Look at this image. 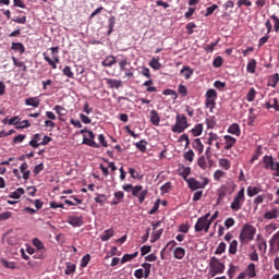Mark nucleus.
I'll return each instance as SVG.
<instances>
[{
	"instance_id": "1",
	"label": "nucleus",
	"mask_w": 279,
	"mask_h": 279,
	"mask_svg": "<svg viewBox=\"0 0 279 279\" xmlns=\"http://www.w3.org/2000/svg\"><path fill=\"white\" fill-rule=\"evenodd\" d=\"M256 234V227L250 225V223H245L243 225L241 231H240V242L242 245H247V243H250V241H254V236Z\"/></svg>"
},
{
	"instance_id": "2",
	"label": "nucleus",
	"mask_w": 279,
	"mask_h": 279,
	"mask_svg": "<svg viewBox=\"0 0 279 279\" xmlns=\"http://www.w3.org/2000/svg\"><path fill=\"white\" fill-rule=\"evenodd\" d=\"M226 271V265L219 260L217 257H211L209 260V276L215 278V276H219V274H223Z\"/></svg>"
},
{
	"instance_id": "3",
	"label": "nucleus",
	"mask_w": 279,
	"mask_h": 279,
	"mask_svg": "<svg viewBox=\"0 0 279 279\" xmlns=\"http://www.w3.org/2000/svg\"><path fill=\"white\" fill-rule=\"evenodd\" d=\"M243 204H245V187L240 189L235 194L233 201L230 204V208L233 210V213H239V210L243 208Z\"/></svg>"
},
{
	"instance_id": "4",
	"label": "nucleus",
	"mask_w": 279,
	"mask_h": 279,
	"mask_svg": "<svg viewBox=\"0 0 279 279\" xmlns=\"http://www.w3.org/2000/svg\"><path fill=\"white\" fill-rule=\"evenodd\" d=\"M50 51H51L52 59L50 58L49 54H47V52L43 53V58L48 62L51 69H58V64H60V56H58V53H60V48L51 47Z\"/></svg>"
},
{
	"instance_id": "5",
	"label": "nucleus",
	"mask_w": 279,
	"mask_h": 279,
	"mask_svg": "<svg viewBox=\"0 0 279 279\" xmlns=\"http://www.w3.org/2000/svg\"><path fill=\"white\" fill-rule=\"evenodd\" d=\"M189 128V121L186 120V116L184 114H177L175 117V123L171 128V132H174L175 134H182L184 130Z\"/></svg>"
},
{
	"instance_id": "6",
	"label": "nucleus",
	"mask_w": 279,
	"mask_h": 279,
	"mask_svg": "<svg viewBox=\"0 0 279 279\" xmlns=\"http://www.w3.org/2000/svg\"><path fill=\"white\" fill-rule=\"evenodd\" d=\"M205 106L209 108L210 112H213V109L217 106V90L214 88L207 89L205 94Z\"/></svg>"
},
{
	"instance_id": "7",
	"label": "nucleus",
	"mask_w": 279,
	"mask_h": 279,
	"mask_svg": "<svg viewBox=\"0 0 279 279\" xmlns=\"http://www.w3.org/2000/svg\"><path fill=\"white\" fill-rule=\"evenodd\" d=\"M210 180L208 178H203V182L197 181L195 178H190L186 180L189 189L191 191H197L198 189H206Z\"/></svg>"
},
{
	"instance_id": "8",
	"label": "nucleus",
	"mask_w": 279,
	"mask_h": 279,
	"mask_svg": "<svg viewBox=\"0 0 279 279\" xmlns=\"http://www.w3.org/2000/svg\"><path fill=\"white\" fill-rule=\"evenodd\" d=\"M33 245L37 250L33 258L43 260V258H45V252H47V250L45 248V244L38 238H35L33 239Z\"/></svg>"
},
{
	"instance_id": "9",
	"label": "nucleus",
	"mask_w": 279,
	"mask_h": 279,
	"mask_svg": "<svg viewBox=\"0 0 279 279\" xmlns=\"http://www.w3.org/2000/svg\"><path fill=\"white\" fill-rule=\"evenodd\" d=\"M215 161L213 160V157H209L207 155H203L197 159V166L199 169H203V171H206V169H211L214 167Z\"/></svg>"
},
{
	"instance_id": "10",
	"label": "nucleus",
	"mask_w": 279,
	"mask_h": 279,
	"mask_svg": "<svg viewBox=\"0 0 279 279\" xmlns=\"http://www.w3.org/2000/svg\"><path fill=\"white\" fill-rule=\"evenodd\" d=\"M133 197H137L140 204H143L145 202V197H147V190H143V185H135L133 186L131 191Z\"/></svg>"
},
{
	"instance_id": "11",
	"label": "nucleus",
	"mask_w": 279,
	"mask_h": 279,
	"mask_svg": "<svg viewBox=\"0 0 279 279\" xmlns=\"http://www.w3.org/2000/svg\"><path fill=\"white\" fill-rule=\"evenodd\" d=\"M68 223H70V226H73V228H80V227L84 226V217L69 216Z\"/></svg>"
},
{
	"instance_id": "12",
	"label": "nucleus",
	"mask_w": 279,
	"mask_h": 279,
	"mask_svg": "<svg viewBox=\"0 0 279 279\" xmlns=\"http://www.w3.org/2000/svg\"><path fill=\"white\" fill-rule=\"evenodd\" d=\"M223 149L225 151H230L234 145H236V138L232 137L231 135H225L223 136Z\"/></svg>"
},
{
	"instance_id": "13",
	"label": "nucleus",
	"mask_w": 279,
	"mask_h": 279,
	"mask_svg": "<svg viewBox=\"0 0 279 279\" xmlns=\"http://www.w3.org/2000/svg\"><path fill=\"white\" fill-rule=\"evenodd\" d=\"M106 84L108 86V88H121V86H123V81L121 80H117V78H105Z\"/></svg>"
},
{
	"instance_id": "14",
	"label": "nucleus",
	"mask_w": 279,
	"mask_h": 279,
	"mask_svg": "<svg viewBox=\"0 0 279 279\" xmlns=\"http://www.w3.org/2000/svg\"><path fill=\"white\" fill-rule=\"evenodd\" d=\"M173 256L177 260H182L186 256V250L182 246H178L173 250Z\"/></svg>"
},
{
	"instance_id": "15",
	"label": "nucleus",
	"mask_w": 279,
	"mask_h": 279,
	"mask_svg": "<svg viewBox=\"0 0 279 279\" xmlns=\"http://www.w3.org/2000/svg\"><path fill=\"white\" fill-rule=\"evenodd\" d=\"M263 165H264V169H271V167L276 163L274 161V157L272 156H268V155H265L263 157V160H262Z\"/></svg>"
},
{
	"instance_id": "16",
	"label": "nucleus",
	"mask_w": 279,
	"mask_h": 279,
	"mask_svg": "<svg viewBox=\"0 0 279 279\" xmlns=\"http://www.w3.org/2000/svg\"><path fill=\"white\" fill-rule=\"evenodd\" d=\"M228 133L233 136H241V126L238 123H233L228 128Z\"/></svg>"
},
{
	"instance_id": "17",
	"label": "nucleus",
	"mask_w": 279,
	"mask_h": 279,
	"mask_svg": "<svg viewBox=\"0 0 279 279\" xmlns=\"http://www.w3.org/2000/svg\"><path fill=\"white\" fill-rule=\"evenodd\" d=\"M245 271H246L247 278H256V264L254 263L248 264Z\"/></svg>"
},
{
	"instance_id": "18",
	"label": "nucleus",
	"mask_w": 279,
	"mask_h": 279,
	"mask_svg": "<svg viewBox=\"0 0 279 279\" xmlns=\"http://www.w3.org/2000/svg\"><path fill=\"white\" fill-rule=\"evenodd\" d=\"M150 123L156 126L160 125V114L154 109L150 111Z\"/></svg>"
},
{
	"instance_id": "19",
	"label": "nucleus",
	"mask_w": 279,
	"mask_h": 279,
	"mask_svg": "<svg viewBox=\"0 0 279 279\" xmlns=\"http://www.w3.org/2000/svg\"><path fill=\"white\" fill-rule=\"evenodd\" d=\"M192 147L198 151V154H203L204 153V144H202V140L199 138H194L192 142Z\"/></svg>"
},
{
	"instance_id": "20",
	"label": "nucleus",
	"mask_w": 279,
	"mask_h": 279,
	"mask_svg": "<svg viewBox=\"0 0 279 279\" xmlns=\"http://www.w3.org/2000/svg\"><path fill=\"white\" fill-rule=\"evenodd\" d=\"M246 193L248 197H254L258 193H263V189L260 186H248Z\"/></svg>"
},
{
	"instance_id": "21",
	"label": "nucleus",
	"mask_w": 279,
	"mask_h": 279,
	"mask_svg": "<svg viewBox=\"0 0 279 279\" xmlns=\"http://www.w3.org/2000/svg\"><path fill=\"white\" fill-rule=\"evenodd\" d=\"M149 66H151V69H154L155 71H160V69H162L160 58L153 57V59L149 61Z\"/></svg>"
},
{
	"instance_id": "22",
	"label": "nucleus",
	"mask_w": 279,
	"mask_h": 279,
	"mask_svg": "<svg viewBox=\"0 0 279 279\" xmlns=\"http://www.w3.org/2000/svg\"><path fill=\"white\" fill-rule=\"evenodd\" d=\"M25 105L33 106V108H38V106H40V98H38V97L27 98V99H25Z\"/></svg>"
},
{
	"instance_id": "23",
	"label": "nucleus",
	"mask_w": 279,
	"mask_h": 279,
	"mask_svg": "<svg viewBox=\"0 0 279 279\" xmlns=\"http://www.w3.org/2000/svg\"><path fill=\"white\" fill-rule=\"evenodd\" d=\"M218 165L221 167V169H225V171H230V168L232 167V163L228 158L219 159Z\"/></svg>"
},
{
	"instance_id": "24",
	"label": "nucleus",
	"mask_w": 279,
	"mask_h": 279,
	"mask_svg": "<svg viewBox=\"0 0 279 279\" xmlns=\"http://www.w3.org/2000/svg\"><path fill=\"white\" fill-rule=\"evenodd\" d=\"M75 269H77V266L71 262L65 263V276H71V274H75Z\"/></svg>"
},
{
	"instance_id": "25",
	"label": "nucleus",
	"mask_w": 279,
	"mask_h": 279,
	"mask_svg": "<svg viewBox=\"0 0 279 279\" xmlns=\"http://www.w3.org/2000/svg\"><path fill=\"white\" fill-rule=\"evenodd\" d=\"M206 225V218H198L195 226H194V230L195 232H203L204 230V226Z\"/></svg>"
},
{
	"instance_id": "26",
	"label": "nucleus",
	"mask_w": 279,
	"mask_h": 279,
	"mask_svg": "<svg viewBox=\"0 0 279 279\" xmlns=\"http://www.w3.org/2000/svg\"><path fill=\"white\" fill-rule=\"evenodd\" d=\"M278 82H279L278 73L272 74L271 76L268 77L267 86H271V88H276V86H278Z\"/></svg>"
},
{
	"instance_id": "27",
	"label": "nucleus",
	"mask_w": 279,
	"mask_h": 279,
	"mask_svg": "<svg viewBox=\"0 0 279 279\" xmlns=\"http://www.w3.org/2000/svg\"><path fill=\"white\" fill-rule=\"evenodd\" d=\"M264 219H268V220L278 219V208L275 207L270 211H266L264 214Z\"/></svg>"
},
{
	"instance_id": "28",
	"label": "nucleus",
	"mask_w": 279,
	"mask_h": 279,
	"mask_svg": "<svg viewBox=\"0 0 279 279\" xmlns=\"http://www.w3.org/2000/svg\"><path fill=\"white\" fill-rule=\"evenodd\" d=\"M180 75H182L186 80H191V76L193 75V69H191V66H183L180 71Z\"/></svg>"
},
{
	"instance_id": "29",
	"label": "nucleus",
	"mask_w": 279,
	"mask_h": 279,
	"mask_svg": "<svg viewBox=\"0 0 279 279\" xmlns=\"http://www.w3.org/2000/svg\"><path fill=\"white\" fill-rule=\"evenodd\" d=\"M257 64L258 62L256 61V59H251V61L246 65L247 73H252V74L256 73Z\"/></svg>"
},
{
	"instance_id": "30",
	"label": "nucleus",
	"mask_w": 279,
	"mask_h": 279,
	"mask_svg": "<svg viewBox=\"0 0 279 279\" xmlns=\"http://www.w3.org/2000/svg\"><path fill=\"white\" fill-rule=\"evenodd\" d=\"M114 236V230L113 229H108L105 230L102 235L100 236L101 241H110Z\"/></svg>"
},
{
	"instance_id": "31",
	"label": "nucleus",
	"mask_w": 279,
	"mask_h": 279,
	"mask_svg": "<svg viewBox=\"0 0 279 279\" xmlns=\"http://www.w3.org/2000/svg\"><path fill=\"white\" fill-rule=\"evenodd\" d=\"M179 175H181V178H183V180H189L186 178H189V175H191V168L189 167H181L179 168Z\"/></svg>"
},
{
	"instance_id": "32",
	"label": "nucleus",
	"mask_w": 279,
	"mask_h": 279,
	"mask_svg": "<svg viewBox=\"0 0 279 279\" xmlns=\"http://www.w3.org/2000/svg\"><path fill=\"white\" fill-rule=\"evenodd\" d=\"M117 62V58L114 56L110 54L102 62L101 66H112Z\"/></svg>"
},
{
	"instance_id": "33",
	"label": "nucleus",
	"mask_w": 279,
	"mask_h": 279,
	"mask_svg": "<svg viewBox=\"0 0 279 279\" xmlns=\"http://www.w3.org/2000/svg\"><path fill=\"white\" fill-rule=\"evenodd\" d=\"M11 49L13 51H19V53H25V46L23 45V43H12L11 45Z\"/></svg>"
},
{
	"instance_id": "34",
	"label": "nucleus",
	"mask_w": 279,
	"mask_h": 279,
	"mask_svg": "<svg viewBox=\"0 0 279 279\" xmlns=\"http://www.w3.org/2000/svg\"><path fill=\"white\" fill-rule=\"evenodd\" d=\"M138 256V252H135L133 254H124L121 258V264L130 263V260H134Z\"/></svg>"
},
{
	"instance_id": "35",
	"label": "nucleus",
	"mask_w": 279,
	"mask_h": 279,
	"mask_svg": "<svg viewBox=\"0 0 279 279\" xmlns=\"http://www.w3.org/2000/svg\"><path fill=\"white\" fill-rule=\"evenodd\" d=\"M135 147L142 151V154H145V151H147V141L141 140L140 142L135 143Z\"/></svg>"
},
{
	"instance_id": "36",
	"label": "nucleus",
	"mask_w": 279,
	"mask_h": 279,
	"mask_svg": "<svg viewBox=\"0 0 279 279\" xmlns=\"http://www.w3.org/2000/svg\"><path fill=\"white\" fill-rule=\"evenodd\" d=\"M24 193H25V190L23 187H19L14 192H12L9 195V197H11V199H21V195H23Z\"/></svg>"
},
{
	"instance_id": "37",
	"label": "nucleus",
	"mask_w": 279,
	"mask_h": 279,
	"mask_svg": "<svg viewBox=\"0 0 279 279\" xmlns=\"http://www.w3.org/2000/svg\"><path fill=\"white\" fill-rule=\"evenodd\" d=\"M202 132H204V124H196L195 128L191 130L193 136H202Z\"/></svg>"
},
{
	"instance_id": "38",
	"label": "nucleus",
	"mask_w": 279,
	"mask_h": 279,
	"mask_svg": "<svg viewBox=\"0 0 279 279\" xmlns=\"http://www.w3.org/2000/svg\"><path fill=\"white\" fill-rule=\"evenodd\" d=\"M238 271H240L239 266H234L232 264L229 265L228 276L230 279L234 278V276H236Z\"/></svg>"
},
{
	"instance_id": "39",
	"label": "nucleus",
	"mask_w": 279,
	"mask_h": 279,
	"mask_svg": "<svg viewBox=\"0 0 279 279\" xmlns=\"http://www.w3.org/2000/svg\"><path fill=\"white\" fill-rule=\"evenodd\" d=\"M108 33H107V35L108 36H110V34H112V32H114V25H116V23H117V19L114 17V16H111V17H109V20H108Z\"/></svg>"
},
{
	"instance_id": "40",
	"label": "nucleus",
	"mask_w": 279,
	"mask_h": 279,
	"mask_svg": "<svg viewBox=\"0 0 279 279\" xmlns=\"http://www.w3.org/2000/svg\"><path fill=\"white\" fill-rule=\"evenodd\" d=\"M108 199V196L106 194H98L95 198L94 202L96 204H100V206H104L106 204V201Z\"/></svg>"
},
{
	"instance_id": "41",
	"label": "nucleus",
	"mask_w": 279,
	"mask_h": 279,
	"mask_svg": "<svg viewBox=\"0 0 279 279\" xmlns=\"http://www.w3.org/2000/svg\"><path fill=\"white\" fill-rule=\"evenodd\" d=\"M12 62L15 66L22 69V71H27V65H25V62L19 61L16 57H12Z\"/></svg>"
},
{
	"instance_id": "42",
	"label": "nucleus",
	"mask_w": 279,
	"mask_h": 279,
	"mask_svg": "<svg viewBox=\"0 0 279 279\" xmlns=\"http://www.w3.org/2000/svg\"><path fill=\"white\" fill-rule=\"evenodd\" d=\"M238 247H239V242L236 240H232L229 245V254H232L234 256V254H236Z\"/></svg>"
},
{
	"instance_id": "43",
	"label": "nucleus",
	"mask_w": 279,
	"mask_h": 279,
	"mask_svg": "<svg viewBox=\"0 0 279 279\" xmlns=\"http://www.w3.org/2000/svg\"><path fill=\"white\" fill-rule=\"evenodd\" d=\"M53 110L59 117H64L66 114V109L60 105H57L53 107Z\"/></svg>"
},
{
	"instance_id": "44",
	"label": "nucleus",
	"mask_w": 279,
	"mask_h": 279,
	"mask_svg": "<svg viewBox=\"0 0 279 279\" xmlns=\"http://www.w3.org/2000/svg\"><path fill=\"white\" fill-rule=\"evenodd\" d=\"M83 144L88 145V147H94L95 149H99V144H97V142H94V140L84 137Z\"/></svg>"
},
{
	"instance_id": "45",
	"label": "nucleus",
	"mask_w": 279,
	"mask_h": 279,
	"mask_svg": "<svg viewBox=\"0 0 279 279\" xmlns=\"http://www.w3.org/2000/svg\"><path fill=\"white\" fill-rule=\"evenodd\" d=\"M183 158H184V160H187L189 162H193V160L195 158V153L193 151V149H190L184 153Z\"/></svg>"
},
{
	"instance_id": "46",
	"label": "nucleus",
	"mask_w": 279,
	"mask_h": 279,
	"mask_svg": "<svg viewBox=\"0 0 279 279\" xmlns=\"http://www.w3.org/2000/svg\"><path fill=\"white\" fill-rule=\"evenodd\" d=\"M62 73H63V75H65L70 80H73L75 77V74H73V70H71V65H66L63 69Z\"/></svg>"
},
{
	"instance_id": "47",
	"label": "nucleus",
	"mask_w": 279,
	"mask_h": 279,
	"mask_svg": "<svg viewBox=\"0 0 279 279\" xmlns=\"http://www.w3.org/2000/svg\"><path fill=\"white\" fill-rule=\"evenodd\" d=\"M256 99V89L254 87L250 88L248 93L246 94V100L252 102Z\"/></svg>"
},
{
	"instance_id": "48",
	"label": "nucleus",
	"mask_w": 279,
	"mask_h": 279,
	"mask_svg": "<svg viewBox=\"0 0 279 279\" xmlns=\"http://www.w3.org/2000/svg\"><path fill=\"white\" fill-rule=\"evenodd\" d=\"M162 236V229H159L155 232H153L151 238H150V243H156Z\"/></svg>"
},
{
	"instance_id": "49",
	"label": "nucleus",
	"mask_w": 279,
	"mask_h": 279,
	"mask_svg": "<svg viewBox=\"0 0 279 279\" xmlns=\"http://www.w3.org/2000/svg\"><path fill=\"white\" fill-rule=\"evenodd\" d=\"M227 195V190L226 186H222L221 189L218 190V198H217V204H219V202L223 201V198Z\"/></svg>"
},
{
	"instance_id": "50",
	"label": "nucleus",
	"mask_w": 279,
	"mask_h": 279,
	"mask_svg": "<svg viewBox=\"0 0 279 279\" xmlns=\"http://www.w3.org/2000/svg\"><path fill=\"white\" fill-rule=\"evenodd\" d=\"M277 228H278V225L271 222L265 227V230H266L267 234H274V232H276Z\"/></svg>"
},
{
	"instance_id": "51",
	"label": "nucleus",
	"mask_w": 279,
	"mask_h": 279,
	"mask_svg": "<svg viewBox=\"0 0 279 279\" xmlns=\"http://www.w3.org/2000/svg\"><path fill=\"white\" fill-rule=\"evenodd\" d=\"M142 267L144 268V278H149V274H151V264L144 263Z\"/></svg>"
},
{
	"instance_id": "52",
	"label": "nucleus",
	"mask_w": 279,
	"mask_h": 279,
	"mask_svg": "<svg viewBox=\"0 0 279 279\" xmlns=\"http://www.w3.org/2000/svg\"><path fill=\"white\" fill-rule=\"evenodd\" d=\"M158 208H160V198H158L155 203L153 208L148 211V215H156L158 213Z\"/></svg>"
},
{
	"instance_id": "53",
	"label": "nucleus",
	"mask_w": 279,
	"mask_h": 279,
	"mask_svg": "<svg viewBox=\"0 0 279 279\" xmlns=\"http://www.w3.org/2000/svg\"><path fill=\"white\" fill-rule=\"evenodd\" d=\"M90 263V254H86L81 259V267H88V264Z\"/></svg>"
},
{
	"instance_id": "54",
	"label": "nucleus",
	"mask_w": 279,
	"mask_h": 279,
	"mask_svg": "<svg viewBox=\"0 0 279 279\" xmlns=\"http://www.w3.org/2000/svg\"><path fill=\"white\" fill-rule=\"evenodd\" d=\"M226 177V172H223L222 170H216L214 172V180H216V182H219L221 180V178Z\"/></svg>"
},
{
	"instance_id": "55",
	"label": "nucleus",
	"mask_w": 279,
	"mask_h": 279,
	"mask_svg": "<svg viewBox=\"0 0 279 279\" xmlns=\"http://www.w3.org/2000/svg\"><path fill=\"white\" fill-rule=\"evenodd\" d=\"M215 141H219V135H217V133H209V136L207 138V145H213Z\"/></svg>"
},
{
	"instance_id": "56",
	"label": "nucleus",
	"mask_w": 279,
	"mask_h": 279,
	"mask_svg": "<svg viewBox=\"0 0 279 279\" xmlns=\"http://www.w3.org/2000/svg\"><path fill=\"white\" fill-rule=\"evenodd\" d=\"M257 247H258L259 252H263V254H265V252H267V242L262 239L258 242Z\"/></svg>"
},
{
	"instance_id": "57",
	"label": "nucleus",
	"mask_w": 279,
	"mask_h": 279,
	"mask_svg": "<svg viewBox=\"0 0 279 279\" xmlns=\"http://www.w3.org/2000/svg\"><path fill=\"white\" fill-rule=\"evenodd\" d=\"M8 219H12V211L0 213V221H8Z\"/></svg>"
},
{
	"instance_id": "58",
	"label": "nucleus",
	"mask_w": 279,
	"mask_h": 279,
	"mask_svg": "<svg viewBox=\"0 0 279 279\" xmlns=\"http://www.w3.org/2000/svg\"><path fill=\"white\" fill-rule=\"evenodd\" d=\"M226 247H227L226 243H225V242H221V243L217 246V248H216V251H215V254H217V255L223 254V252H226Z\"/></svg>"
},
{
	"instance_id": "59",
	"label": "nucleus",
	"mask_w": 279,
	"mask_h": 279,
	"mask_svg": "<svg viewBox=\"0 0 279 279\" xmlns=\"http://www.w3.org/2000/svg\"><path fill=\"white\" fill-rule=\"evenodd\" d=\"M178 93H179V95H181V97H186V95H189V90L186 89V86H184V85H179Z\"/></svg>"
},
{
	"instance_id": "60",
	"label": "nucleus",
	"mask_w": 279,
	"mask_h": 279,
	"mask_svg": "<svg viewBox=\"0 0 279 279\" xmlns=\"http://www.w3.org/2000/svg\"><path fill=\"white\" fill-rule=\"evenodd\" d=\"M26 137H27V136L24 135V134L16 135V136L13 138V144H14V145H19V143H23Z\"/></svg>"
},
{
	"instance_id": "61",
	"label": "nucleus",
	"mask_w": 279,
	"mask_h": 279,
	"mask_svg": "<svg viewBox=\"0 0 279 279\" xmlns=\"http://www.w3.org/2000/svg\"><path fill=\"white\" fill-rule=\"evenodd\" d=\"M271 21H274V29L278 34L279 32V19L276 16V14L270 15Z\"/></svg>"
},
{
	"instance_id": "62",
	"label": "nucleus",
	"mask_w": 279,
	"mask_h": 279,
	"mask_svg": "<svg viewBox=\"0 0 279 279\" xmlns=\"http://www.w3.org/2000/svg\"><path fill=\"white\" fill-rule=\"evenodd\" d=\"M222 64H223V58L217 57L216 59H214L213 65L216 69H219L220 66H222Z\"/></svg>"
},
{
	"instance_id": "63",
	"label": "nucleus",
	"mask_w": 279,
	"mask_h": 279,
	"mask_svg": "<svg viewBox=\"0 0 279 279\" xmlns=\"http://www.w3.org/2000/svg\"><path fill=\"white\" fill-rule=\"evenodd\" d=\"M161 193H169L171 191V182H167L160 186Z\"/></svg>"
},
{
	"instance_id": "64",
	"label": "nucleus",
	"mask_w": 279,
	"mask_h": 279,
	"mask_svg": "<svg viewBox=\"0 0 279 279\" xmlns=\"http://www.w3.org/2000/svg\"><path fill=\"white\" fill-rule=\"evenodd\" d=\"M217 8H219L217 4H213L211 7H208L206 9L205 16H210V14H214V12H215V10H217Z\"/></svg>"
}]
</instances>
